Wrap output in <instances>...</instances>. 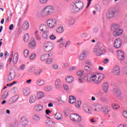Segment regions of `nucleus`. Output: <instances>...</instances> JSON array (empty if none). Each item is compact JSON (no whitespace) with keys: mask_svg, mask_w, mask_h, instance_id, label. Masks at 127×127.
Returning a JSON list of instances; mask_svg holds the SVG:
<instances>
[{"mask_svg":"<svg viewBox=\"0 0 127 127\" xmlns=\"http://www.w3.org/2000/svg\"><path fill=\"white\" fill-rule=\"evenodd\" d=\"M46 125L49 127H54L55 126V123L54 122L51 121V120H46Z\"/></svg>","mask_w":127,"mask_h":127,"instance_id":"obj_25","label":"nucleus"},{"mask_svg":"<svg viewBox=\"0 0 127 127\" xmlns=\"http://www.w3.org/2000/svg\"><path fill=\"white\" fill-rule=\"evenodd\" d=\"M80 36L82 38H86V37L88 36V34H87L86 33H83L80 34Z\"/></svg>","mask_w":127,"mask_h":127,"instance_id":"obj_48","label":"nucleus"},{"mask_svg":"<svg viewBox=\"0 0 127 127\" xmlns=\"http://www.w3.org/2000/svg\"><path fill=\"white\" fill-rule=\"evenodd\" d=\"M121 73V69H120V66L118 65H115L111 71V74L114 75L115 76H119Z\"/></svg>","mask_w":127,"mask_h":127,"instance_id":"obj_9","label":"nucleus"},{"mask_svg":"<svg viewBox=\"0 0 127 127\" xmlns=\"http://www.w3.org/2000/svg\"><path fill=\"white\" fill-rule=\"evenodd\" d=\"M44 90L46 92H49L52 90V87L51 86H46L44 88Z\"/></svg>","mask_w":127,"mask_h":127,"instance_id":"obj_47","label":"nucleus"},{"mask_svg":"<svg viewBox=\"0 0 127 127\" xmlns=\"http://www.w3.org/2000/svg\"><path fill=\"white\" fill-rule=\"evenodd\" d=\"M88 3L87 5L86 6V8H88L90 6V5L91 4V2H92V0H87Z\"/></svg>","mask_w":127,"mask_h":127,"instance_id":"obj_60","label":"nucleus"},{"mask_svg":"<svg viewBox=\"0 0 127 127\" xmlns=\"http://www.w3.org/2000/svg\"><path fill=\"white\" fill-rule=\"evenodd\" d=\"M19 125V122H18L17 120H15L14 123L13 127H18Z\"/></svg>","mask_w":127,"mask_h":127,"instance_id":"obj_55","label":"nucleus"},{"mask_svg":"<svg viewBox=\"0 0 127 127\" xmlns=\"http://www.w3.org/2000/svg\"><path fill=\"white\" fill-rule=\"evenodd\" d=\"M83 7H84V3L80 0H76L70 5L69 10L71 13H76L81 9H83Z\"/></svg>","mask_w":127,"mask_h":127,"instance_id":"obj_1","label":"nucleus"},{"mask_svg":"<svg viewBox=\"0 0 127 127\" xmlns=\"http://www.w3.org/2000/svg\"><path fill=\"white\" fill-rule=\"evenodd\" d=\"M58 64H54L53 65V68L55 70L58 69Z\"/></svg>","mask_w":127,"mask_h":127,"instance_id":"obj_62","label":"nucleus"},{"mask_svg":"<svg viewBox=\"0 0 127 127\" xmlns=\"http://www.w3.org/2000/svg\"><path fill=\"white\" fill-rule=\"evenodd\" d=\"M70 119L73 122L75 123H81L82 122V117L77 114H71L70 115Z\"/></svg>","mask_w":127,"mask_h":127,"instance_id":"obj_5","label":"nucleus"},{"mask_svg":"<svg viewBox=\"0 0 127 127\" xmlns=\"http://www.w3.org/2000/svg\"><path fill=\"white\" fill-rule=\"evenodd\" d=\"M29 47L31 49H34L36 47V42H35V39L34 38H32L31 42L29 44Z\"/></svg>","mask_w":127,"mask_h":127,"instance_id":"obj_16","label":"nucleus"},{"mask_svg":"<svg viewBox=\"0 0 127 127\" xmlns=\"http://www.w3.org/2000/svg\"><path fill=\"white\" fill-rule=\"evenodd\" d=\"M64 88L65 91H69V86L66 84L64 85Z\"/></svg>","mask_w":127,"mask_h":127,"instance_id":"obj_59","label":"nucleus"},{"mask_svg":"<svg viewBox=\"0 0 127 127\" xmlns=\"http://www.w3.org/2000/svg\"><path fill=\"white\" fill-rule=\"evenodd\" d=\"M29 39V34H28V33L26 34L24 36V39L23 40L24 41V42H27V41H28V40Z\"/></svg>","mask_w":127,"mask_h":127,"instance_id":"obj_40","label":"nucleus"},{"mask_svg":"<svg viewBox=\"0 0 127 127\" xmlns=\"http://www.w3.org/2000/svg\"><path fill=\"white\" fill-rule=\"evenodd\" d=\"M86 57V51H83L82 54H81L79 56V60H84L85 57Z\"/></svg>","mask_w":127,"mask_h":127,"instance_id":"obj_32","label":"nucleus"},{"mask_svg":"<svg viewBox=\"0 0 127 127\" xmlns=\"http://www.w3.org/2000/svg\"><path fill=\"white\" fill-rule=\"evenodd\" d=\"M55 85L56 86V89L59 90L62 88V83H61V79H57L56 80L55 82Z\"/></svg>","mask_w":127,"mask_h":127,"instance_id":"obj_11","label":"nucleus"},{"mask_svg":"<svg viewBox=\"0 0 127 127\" xmlns=\"http://www.w3.org/2000/svg\"><path fill=\"white\" fill-rule=\"evenodd\" d=\"M121 28V26L119 24H113L111 26V30L115 32Z\"/></svg>","mask_w":127,"mask_h":127,"instance_id":"obj_13","label":"nucleus"},{"mask_svg":"<svg viewBox=\"0 0 127 127\" xmlns=\"http://www.w3.org/2000/svg\"><path fill=\"white\" fill-rule=\"evenodd\" d=\"M54 45L51 42H46L44 44V50L45 52H50L53 49Z\"/></svg>","mask_w":127,"mask_h":127,"instance_id":"obj_6","label":"nucleus"},{"mask_svg":"<svg viewBox=\"0 0 127 127\" xmlns=\"http://www.w3.org/2000/svg\"><path fill=\"white\" fill-rule=\"evenodd\" d=\"M105 79V75L104 74H101L97 76L96 75H92L90 77H87V80L90 82H93L95 84L99 85L102 80Z\"/></svg>","mask_w":127,"mask_h":127,"instance_id":"obj_2","label":"nucleus"},{"mask_svg":"<svg viewBox=\"0 0 127 127\" xmlns=\"http://www.w3.org/2000/svg\"><path fill=\"white\" fill-rule=\"evenodd\" d=\"M19 98V96L18 95H16L14 96H13L9 101V103L10 104H12L13 103H15V101L18 100V98Z\"/></svg>","mask_w":127,"mask_h":127,"instance_id":"obj_24","label":"nucleus"},{"mask_svg":"<svg viewBox=\"0 0 127 127\" xmlns=\"http://www.w3.org/2000/svg\"><path fill=\"white\" fill-rule=\"evenodd\" d=\"M40 59L41 61H46L48 59V55H44L41 56Z\"/></svg>","mask_w":127,"mask_h":127,"instance_id":"obj_35","label":"nucleus"},{"mask_svg":"<svg viewBox=\"0 0 127 127\" xmlns=\"http://www.w3.org/2000/svg\"><path fill=\"white\" fill-rule=\"evenodd\" d=\"M34 109L36 112H40L43 110V106L40 104H37L34 107Z\"/></svg>","mask_w":127,"mask_h":127,"instance_id":"obj_21","label":"nucleus"},{"mask_svg":"<svg viewBox=\"0 0 127 127\" xmlns=\"http://www.w3.org/2000/svg\"><path fill=\"white\" fill-rule=\"evenodd\" d=\"M47 23L50 28H54L57 24V20L55 19L50 18L47 21Z\"/></svg>","mask_w":127,"mask_h":127,"instance_id":"obj_7","label":"nucleus"},{"mask_svg":"<svg viewBox=\"0 0 127 127\" xmlns=\"http://www.w3.org/2000/svg\"><path fill=\"white\" fill-rule=\"evenodd\" d=\"M81 101H78L75 104L76 107H77V108H80V106H81Z\"/></svg>","mask_w":127,"mask_h":127,"instance_id":"obj_56","label":"nucleus"},{"mask_svg":"<svg viewBox=\"0 0 127 127\" xmlns=\"http://www.w3.org/2000/svg\"><path fill=\"white\" fill-rule=\"evenodd\" d=\"M55 118L58 121H62L63 120V116L61 113L57 112L55 115Z\"/></svg>","mask_w":127,"mask_h":127,"instance_id":"obj_22","label":"nucleus"},{"mask_svg":"<svg viewBox=\"0 0 127 127\" xmlns=\"http://www.w3.org/2000/svg\"><path fill=\"white\" fill-rule=\"evenodd\" d=\"M41 72H42V69H39L36 72H35V75H37V76H38L39 75H40Z\"/></svg>","mask_w":127,"mask_h":127,"instance_id":"obj_51","label":"nucleus"},{"mask_svg":"<svg viewBox=\"0 0 127 127\" xmlns=\"http://www.w3.org/2000/svg\"><path fill=\"white\" fill-rule=\"evenodd\" d=\"M8 96V91H5L3 94L1 96L2 100H4L5 99H6Z\"/></svg>","mask_w":127,"mask_h":127,"instance_id":"obj_37","label":"nucleus"},{"mask_svg":"<svg viewBox=\"0 0 127 127\" xmlns=\"http://www.w3.org/2000/svg\"><path fill=\"white\" fill-rule=\"evenodd\" d=\"M118 59L119 60H124L125 59V53L122 51H118Z\"/></svg>","mask_w":127,"mask_h":127,"instance_id":"obj_15","label":"nucleus"},{"mask_svg":"<svg viewBox=\"0 0 127 127\" xmlns=\"http://www.w3.org/2000/svg\"><path fill=\"white\" fill-rule=\"evenodd\" d=\"M54 13V8L52 6H45L42 10V15L43 16H49Z\"/></svg>","mask_w":127,"mask_h":127,"instance_id":"obj_3","label":"nucleus"},{"mask_svg":"<svg viewBox=\"0 0 127 127\" xmlns=\"http://www.w3.org/2000/svg\"><path fill=\"white\" fill-rule=\"evenodd\" d=\"M112 106L114 110H118V109H120V106L116 104V103L112 104Z\"/></svg>","mask_w":127,"mask_h":127,"instance_id":"obj_45","label":"nucleus"},{"mask_svg":"<svg viewBox=\"0 0 127 127\" xmlns=\"http://www.w3.org/2000/svg\"><path fill=\"white\" fill-rule=\"evenodd\" d=\"M15 77V71L12 70L11 72H10L9 75L8 76V80L9 81H12L14 77Z\"/></svg>","mask_w":127,"mask_h":127,"instance_id":"obj_20","label":"nucleus"},{"mask_svg":"<svg viewBox=\"0 0 127 127\" xmlns=\"http://www.w3.org/2000/svg\"><path fill=\"white\" fill-rule=\"evenodd\" d=\"M48 34L46 33H44L42 34V37H43V38H45V39H47V38H48Z\"/></svg>","mask_w":127,"mask_h":127,"instance_id":"obj_53","label":"nucleus"},{"mask_svg":"<svg viewBox=\"0 0 127 127\" xmlns=\"http://www.w3.org/2000/svg\"><path fill=\"white\" fill-rule=\"evenodd\" d=\"M52 63V59H48L46 61V64H51Z\"/></svg>","mask_w":127,"mask_h":127,"instance_id":"obj_54","label":"nucleus"},{"mask_svg":"<svg viewBox=\"0 0 127 127\" xmlns=\"http://www.w3.org/2000/svg\"><path fill=\"white\" fill-rule=\"evenodd\" d=\"M48 0H40V3H46Z\"/></svg>","mask_w":127,"mask_h":127,"instance_id":"obj_63","label":"nucleus"},{"mask_svg":"<svg viewBox=\"0 0 127 127\" xmlns=\"http://www.w3.org/2000/svg\"><path fill=\"white\" fill-rule=\"evenodd\" d=\"M65 81L67 83H72L74 81V77L71 75L68 76L65 78Z\"/></svg>","mask_w":127,"mask_h":127,"instance_id":"obj_28","label":"nucleus"},{"mask_svg":"<svg viewBox=\"0 0 127 127\" xmlns=\"http://www.w3.org/2000/svg\"><path fill=\"white\" fill-rule=\"evenodd\" d=\"M123 115L124 118H126V119H127V111H123Z\"/></svg>","mask_w":127,"mask_h":127,"instance_id":"obj_61","label":"nucleus"},{"mask_svg":"<svg viewBox=\"0 0 127 127\" xmlns=\"http://www.w3.org/2000/svg\"><path fill=\"white\" fill-rule=\"evenodd\" d=\"M23 53L25 56V58H27V57L29 56V51H28V50H24Z\"/></svg>","mask_w":127,"mask_h":127,"instance_id":"obj_38","label":"nucleus"},{"mask_svg":"<svg viewBox=\"0 0 127 127\" xmlns=\"http://www.w3.org/2000/svg\"><path fill=\"white\" fill-rule=\"evenodd\" d=\"M117 11H118V10H117V8H111L106 15L107 18H112V17H115V16H116Z\"/></svg>","mask_w":127,"mask_h":127,"instance_id":"obj_8","label":"nucleus"},{"mask_svg":"<svg viewBox=\"0 0 127 127\" xmlns=\"http://www.w3.org/2000/svg\"><path fill=\"white\" fill-rule=\"evenodd\" d=\"M23 29L24 30H27L29 28V23L27 21H25L23 24Z\"/></svg>","mask_w":127,"mask_h":127,"instance_id":"obj_30","label":"nucleus"},{"mask_svg":"<svg viewBox=\"0 0 127 127\" xmlns=\"http://www.w3.org/2000/svg\"><path fill=\"white\" fill-rule=\"evenodd\" d=\"M20 122L22 124V127H24V126H26V125H27L28 124V121H27V119H26V118L23 117L21 118V120Z\"/></svg>","mask_w":127,"mask_h":127,"instance_id":"obj_26","label":"nucleus"},{"mask_svg":"<svg viewBox=\"0 0 127 127\" xmlns=\"http://www.w3.org/2000/svg\"><path fill=\"white\" fill-rule=\"evenodd\" d=\"M95 9L96 10H97V11H100V10L101 9V7H100L99 5H96Z\"/></svg>","mask_w":127,"mask_h":127,"instance_id":"obj_57","label":"nucleus"},{"mask_svg":"<svg viewBox=\"0 0 127 127\" xmlns=\"http://www.w3.org/2000/svg\"><path fill=\"white\" fill-rule=\"evenodd\" d=\"M36 58V54L33 53L30 56V60H34Z\"/></svg>","mask_w":127,"mask_h":127,"instance_id":"obj_46","label":"nucleus"},{"mask_svg":"<svg viewBox=\"0 0 127 127\" xmlns=\"http://www.w3.org/2000/svg\"><path fill=\"white\" fill-rule=\"evenodd\" d=\"M82 109L83 111L85 112V113H87V114H92V110L90 109L89 105L87 104H84Z\"/></svg>","mask_w":127,"mask_h":127,"instance_id":"obj_12","label":"nucleus"},{"mask_svg":"<svg viewBox=\"0 0 127 127\" xmlns=\"http://www.w3.org/2000/svg\"><path fill=\"white\" fill-rule=\"evenodd\" d=\"M85 74V71L83 70H80L77 72V76H83Z\"/></svg>","mask_w":127,"mask_h":127,"instance_id":"obj_43","label":"nucleus"},{"mask_svg":"<svg viewBox=\"0 0 127 127\" xmlns=\"http://www.w3.org/2000/svg\"><path fill=\"white\" fill-rule=\"evenodd\" d=\"M102 90L105 94L108 93V91L109 90V84H108V82H104L103 84Z\"/></svg>","mask_w":127,"mask_h":127,"instance_id":"obj_17","label":"nucleus"},{"mask_svg":"<svg viewBox=\"0 0 127 127\" xmlns=\"http://www.w3.org/2000/svg\"><path fill=\"white\" fill-rule=\"evenodd\" d=\"M93 52L96 56H101L104 54V48L102 47L100 48V45L97 44L95 46Z\"/></svg>","mask_w":127,"mask_h":127,"instance_id":"obj_4","label":"nucleus"},{"mask_svg":"<svg viewBox=\"0 0 127 127\" xmlns=\"http://www.w3.org/2000/svg\"><path fill=\"white\" fill-rule=\"evenodd\" d=\"M35 35L37 40H40V39H41V37H40V36H39V34H38V31H36L35 32Z\"/></svg>","mask_w":127,"mask_h":127,"instance_id":"obj_44","label":"nucleus"},{"mask_svg":"<svg viewBox=\"0 0 127 127\" xmlns=\"http://www.w3.org/2000/svg\"><path fill=\"white\" fill-rule=\"evenodd\" d=\"M36 84L37 86L41 87L42 86H43V85H44L45 81L43 79H38L37 80Z\"/></svg>","mask_w":127,"mask_h":127,"instance_id":"obj_29","label":"nucleus"},{"mask_svg":"<svg viewBox=\"0 0 127 127\" xmlns=\"http://www.w3.org/2000/svg\"><path fill=\"white\" fill-rule=\"evenodd\" d=\"M29 93H30V91L28 89H25L23 90V94L24 96H28Z\"/></svg>","mask_w":127,"mask_h":127,"instance_id":"obj_39","label":"nucleus"},{"mask_svg":"<svg viewBox=\"0 0 127 127\" xmlns=\"http://www.w3.org/2000/svg\"><path fill=\"white\" fill-rule=\"evenodd\" d=\"M38 99H42L44 97V94L42 92H39L37 93Z\"/></svg>","mask_w":127,"mask_h":127,"instance_id":"obj_36","label":"nucleus"},{"mask_svg":"<svg viewBox=\"0 0 127 127\" xmlns=\"http://www.w3.org/2000/svg\"><path fill=\"white\" fill-rule=\"evenodd\" d=\"M68 102L70 104H74V103H75L76 102V98L73 96L71 95L69 96V100Z\"/></svg>","mask_w":127,"mask_h":127,"instance_id":"obj_33","label":"nucleus"},{"mask_svg":"<svg viewBox=\"0 0 127 127\" xmlns=\"http://www.w3.org/2000/svg\"><path fill=\"white\" fill-rule=\"evenodd\" d=\"M50 39H51L52 40H54V39H56V36H55L53 34H52L51 36H50Z\"/></svg>","mask_w":127,"mask_h":127,"instance_id":"obj_58","label":"nucleus"},{"mask_svg":"<svg viewBox=\"0 0 127 127\" xmlns=\"http://www.w3.org/2000/svg\"><path fill=\"white\" fill-rule=\"evenodd\" d=\"M37 97H36V95H33L31 96L29 99V102L30 104H33V103H35V101H36Z\"/></svg>","mask_w":127,"mask_h":127,"instance_id":"obj_23","label":"nucleus"},{"mask_svg":"<svg viewBox=\"0 0 127 127\" xmlns=\"http://www.w3.org/2000/svg\"><path fill=\"white\" fill-rule=\"evenodd\" d=\"M102 111L104 114H109V112H110V110L108 108H103Z\"/></svg>","mask_w":127,"mask_h":127,"instance_id":"obj_49","label":"nucleus"},{"mask_svg":"<svg viewBox=\"0 0 127 127\" xmlns=\"http://www.w3.org/2000/svg\"><path fill=\"white\" fill-rule=\"evenodd\" d=\"M84 70H85L86 71H88V72H90V71L92 70V68H91V67L88 65L84 66Z\"/></svg>","mask_w":127,"mask_h":127,"instance_id":"obj_50","label":"nucleus"},{"mask_svg":"<svg viewBox=\"0 0 127 127\" xmlns=\"http://www.w3.org/2000/svg\"><path fill=\"white\" fill-rule=\"evenodd\" d=\"M64 31V29L63 28V27H59L57 29V32L58 33H62Z\"/></svg>","mask_w":127,"mask_h":127,"instance_id":"obj_42","label":"nucleus"},{"mask_svg":"<svg viewBox=\"0 0 127 127\" xmlns=\"http://www.w3.org/2000/svg\"><path fill=\"white\" fill-rule=\"evenodd\" d=\"M114 93L115 94V96L120 97L122 95V91L119 88H115L114 90Z\"/></svg>","mask_w":127,"mask_h":127,"instance_id":"obj_27","label":"nucleus"},{"mask_svg":"<svg viewBox=\"0 0 127 127\" xmlns=\"http://www.w3.org/2000/svg\"><path fill=\"white\" fill-rule=\"evenodd\" d=\"M123 43V41H122V39L118 38L115 40L114 42V47L118 49L119 48H121V46H122V44Z\"/></svg>","mask_w":127,"mask_h":127,"instance_id":"obj_10","label":"nucleus"},{"mask_svg":"<svg viewBox=\"0 0 127 127\" xmlns=\"http://www.w3.org/2000/svg\"><path fill=\"white\" fill-rule=\"evenodd\" d=\"M36 69V68H35V67H30L29 69V72L32 73V72H34V71H35Z\"/></svg>","mask_w":127,"mask_h":127,"instance_id":"obj_52","label":"nucleus"},{"mask_svg":"<svg viewBox=\"0 0 127 127\" xmlns=\"http://www.w3.org/2000/svg\"><path fill=\"white\" fill-rule=\"evenodd\" d=\"M47 29H48V27L44 24L41 25L40 26V30H41V31H44V32L48 33L49 31Z\"/></svg>","mask_w":127,"mask_h":127,"instance_id":"obj_18","label":"nucleus"},{"mask_svg":"<svg viewBox=\"0 0 127 127\" xmlns=\"http://www.w3.org/2000/svg\"><path fill=\"white\" fill-rule=\"evenodd\" d=\"M33 120L35 121V122H40V117L37 115H34L33 116Z\"/></svg>","mask_w":127,"mask_h":127,"instance_id":"obj_34","label":"nucleus"},{"mask_svg":"<svg viewBox=\"0 0 127 127\" xmlns=\"http://www.w3.org/2000/svg\"><path fill=\"white\" fill-rule=\"evenodd\" d=\"M18 60V54L17 53L15 54L13 58V63L14 64H16L17 63V61Z\"/></svg>","mask_w":127,"mask_h":127,"instance_id":"obj_31","label":"nucleus"},{"mask_svg":"<svg viewBox=\"0 0 127 127\" xmlns=\"http://www.w3.org/2000/svg\"><path fill=\"white\" fill-rule=\"evenodd\" d=\"M124 32V30L123 29H119L117 31L113 32V34L114 36H121L123 33Z\"/></svg>","mask_w":127,"mask_h":127,"instance_id":"obj_14","label":"nucleus"},{"mask_svg":"<svg viewBox=\"0 0 127 127\" xmlns=\"http://www.w3.org/2000/svg\"><path fill=\"white\" fill-rule=\"evenodd\" d=\"M95 108L98 110V112H101L102 111V105L100 104H96Z\"/></svg>","mask_w":127,"mask_h":127,"instance_id":"obj_41","label":"nucleus"},{"mask_svg":"<svg viewBox=\"0 0 127 127\" xmlns=\"http://www.w3.org/2000/svg\"><path fill=\"white\" fill-rule=\"evenodd\" d=\"M67 23L69 25H74V23L76 22V19L73 17H69L67 19Z\"/></svg>","mask_w":127,"mask_h":127,"instance_id":"obj_19","label":"nucleus"},{"mask_svg":"<svg viewBox=\"0 0 127 127\" xmlns=\"http://www.w3.org/2000/svg\"><path fill=\"white\" fill-rule=\"evenodd\" d=\"M46 115H50V114H51V111H50L48 109H47L46 110Z\"/></svg>","mask_w":127,"mask_h":127,"instance_id":"obj_64","label":"nucleus"}]
</instances>
